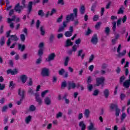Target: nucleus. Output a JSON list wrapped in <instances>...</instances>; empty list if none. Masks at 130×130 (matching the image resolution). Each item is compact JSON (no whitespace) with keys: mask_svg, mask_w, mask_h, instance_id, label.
<instances>
[{"mask_svg":"<svg viewBox=\"0 0 130 130\" xmlns=\"http://www.w3.org/2000/svg\"><path fill=\"white\" fill-rule=\"evenodd\" d=\"M77 18H78V9L75 8L73 9V13H71L70 15L67 16L66 20L63 21L62 25L59 27L58 32H59L64 31V29L68 27V23H70L71 21H74Z\"/></svg>","mask_w":130,"mask_h":130,"instance_id":"1","label":"nucleus"},{"mask_svg":"<svg viewBox=\"0 0 130 130\" xmlns=\"http://www.w3.org/2000/svg\"><path fill=\"white\" fill-rule=\"evenodd\" d=\"M18 95H20L21 96L20 101H17V105H21L22 104V102H23V100L25 98V90L22 91V93L21 94V88L18 89Z\"/></svg>","mask_w":130,"mask_h":130,"instance_id":"2","label":"nucleus"},{"mask_svg":"<svg viewBox=\"0 0 130 130\" xmlns=\"http://www.w3.org/2000/svg\"><path fill=\"white\" fill-rule=\"evenodd\" d=\"M41 75L42 77H49V69L48 68H44L42 69Z\"/></svg>","mask_w":130,"mask_h":130,"instance_id":"3","label":"nucleus"},{"mask_svg":"<svg viewBox=\"0 0 130 130\" xmlns=\"http://www.w3.org/2000/svg\"><path fill=\"white\" fill-rule=\"evenodd\" d=\"M96 86L97 87H99L101 85L104 84V81H105V79L104 77H100L97 78L96 79Z\"/></svg>","mask_w":130,"mask_h":130,"instance_id":"4","label":"nucleus"},{"mask_svg":"<svg viewBox=\"0 0 130 130\" xmlns=\"http://www.w3.org/2000/svg\"><path fill=\"white\" fill-rule=\"evenodd\" d=\"M98 41L99 40L97 34H93L90 41L91 43H92V44H93L94 45H96L98 43Z\"/></svg>","mask_w":130,"mask_h":130,"instance_id":"5","label":"nucleus"},{"mask_svg":"<svg viewBox=\"0 0 130 130\" xmlns=\"http://www.w3.org/2000/svg\"><path fill=\"white\" fill-rule=\"evenodd\" d=\"M114 110L115 115L116 117H118V116H119V113H120L121 110L120 109L118 108V106L116 104L114 105Z\"/></svg>","mask_w":130,"mask_h":130,"instance_id":"6","label":"nucleus"},{"mask_svg":"<svg viewBox=\"0 0 130 130\" xmlns=\"http://www.w3.org/2000/svg\"><path fill=\"white\" fill-rule=\"evenodd\" d=\"M23 6H20V3H18L14 7L15 11H16V12H18L19 14L22 12V10H23Z\"/></svg>","mask_w":130,"mask_h":130,"instance_id":"7","label":"nucleus"},{"mask_svg":"<svg viewBox=\"0 0 130 130\" xmlns=\"http://www.w3.org/2000/svg\"><path fill=\"white\" fill-rule=\"evenodd\" d=\"M33 8V2L30 1L28 3V6H27V13L28 15L30 14V13L32 12V8Z\"/></svg>","mask_w":130,"mask_h":130,"instance_id":"8","label":"nucleus"},{"mask_svg":"<svg viewBox=\"0 0 130 130\" xmlns=\"http://www.w3.org/2000/svg\"><path fill=\"white\" fill-rule=\"evenodd\" d=\"M54 57H55V53H51L48 55V58L46 59V60H47V61H51V60L54 59Z\"/></svg>","mask_w":130,"mask_h":130,"instance_id":"9","label":"nucleus"},{"mask_svg":"<svg viewBox=\"0 0 130 130\" xmlns=\"http://www.w3.org/2000/svg\"><path fill=\"white\" fill-rule=\"evenodd\" d=\"M7 73L8 75L11 74V75H12V76H14L18 74V70L16 69H14V70H12V69H9L7 71Z\"/></svg>","mask_w":130,"mask_h":130,"instance_id":"10","label":"nucleus"},{"mask_svg":"<svg viewBox=\"0 0 130 130\" xmlns=\"http://www.w3.org/2000/svg\"><path fill=\"white\" fill-rule=\"evenodd\" d=\"M36 100L37 102H38L39 105H41L42 104V99L40 97H39V93H36Z\"/></svg>","mask_w":130,"mask_h":130,"instance_id":"11","label":"nucleus"},{"mask_svg":"<svg viewBox=\"0 0 130 130\" xmlns=\"http://www.w3.org/2000/svg\"><path fill=\"white\" fill-rule=\"evenodd\" d=\"M27 78H28L27 77V76L26 75H22L20 76V79L21 80L23 84H25V83H26V82H27Z\"/></svg>","mask_w":130,"mask_h":130,"instance_id":"12","label":"nucleus"},{"mask_svg":"<svg viewBox=\"0 0 130 130\" xmlns=\"http://www.w3.org/2000/svg\"><path fill=\"white\" fill-rule=\"evenodd\" d=\"M129 86H130L129 80H127L123 83V86L125 88H129Z\"/></svg>","mask_w":130,"mask_h":130,"instance_id":"13","label":"nucleus"},{"mask_svg":"<svg viewBox=\"0 0 130 130\" xmlns=\"http://www.w3.org/2000/svg\"><path fill=\"white\" fill-rule=\"evenodd\" d=\"M26 49V45H22V44H18V49L19 50H20V51H21V52H23V51H24V50H25V49Z\"/></svg>","mask_w":130,"mask_h":130,"instance_id":"14","label":"nucleus"},{"mask_svg":"<svg viewBox=\"0 0 130 130\" xmlns=\"http://www.w3.org/2000/svg\"><path fill=\"white\" fill-rule=\"evenodd\" d=\"M44 102L46 105H50L51 104V100L49 97H46L44 99Z\"/></svg>","mask_w":130,"mask_h":130,"instance_id":"15","label":"nucleus"},{"mask_svg":"<svg viewBox=\"0 0 130 130\" xmlns=\"http://www.w3.org/2000/svg\"><path fill=\"white\" fill-rule=\"evenodd\" d=\"M84 115L86 118H89V117L90 116V110L89 109H86L85 110Z\"/></svg>","mask_w":130,"mask_h":130,"instance_id":"16","label":"nucleus"},{"mask_svg":"<svg viewBox=\"0 0 130 130\" xmlns=\"http://www.w3.org/2000/svg\"><path fill=\"white\" fill-rule=\"evenodd\" d=\"M86 12V8L85 6L82 5L81 6L80 9V13L81 15H84Z\"/></svg>","mask_w":130,"mask_h":130,"instance_id":"17","label":"nucleus"},{"mask_svg":"<svg viewBox=\"0 0 130 130\" xmlns=\"http://www.w3.org/2000/svg\"><path fill=\"white\" fill-rule=\"evenodd\" d=\"M79 126L81 127V130H85L86 129V124L84 123V121H81L79 123Z\"/></svg>","mask_w":130,"mask_h":130,"instance_id":"18","label":"nucleus"},{"mask_svg":"<svg viewBox=\"0 0 130 130\" xmlns=\"http://www.w3.org/2000/svg\"><path fill=\"white\" fill-rule=\"evenodd\" d=\"M88 130H97L96 127H94V123L90 122L89 125L87 127Z\"/></svg>","mask_w":130,"mask_h":130,"instance_id":"19","label":"nucleus"},{"mask_svg":"<svg viewBox=\"0 0 130 130\" xmlns=\"http://www.w3.org/2000/svg\"><path fill=\"white\" fill-rule=\"evenodd\" d=\"M73 45V42L71 41V39H68L66 41V47H69V46H72Z\"/></svg>","mask_w":130,"mask_h":130,"instance_id":"20","label":"nucleus"},{"mask_svg":"<svg viewBox=\"0 0 130 130\" xmlns=\"http://www.w3.org/2000/svg\"><path fill=\"white\" fill-rule=\"evenodd\" d=\"M104 95L105 98H108L109 97V90L106 89L104 91Z\"/></svg>","mask_w":130,"mask_h":130,"instance_id":"21","label":"nucleus"},{"mask_svg":"<svg viewBox=\"0 0 130 130\" xmlns=\"http://www.w3.org/2000/svg\"><path fill=\"white\" fill-rule=\"evenodd\" d=\"M10 40L12 41H18V40L19 39L16 35L10 36Z\"/></svg>","mask_w":130,"mask_h":130,"instance_id":"22","label":"nucleus"},{"mask_svg":"<svg viewBox=\"0 0 130 130\" xmlns=\"http://www.w3.org/2000/svg\"><path fill=\"white\" fill-rule=\"evenodd\" d=\"M125 53H126V50H124L122 52L118 53V55H117V56L118 57H121V56H124V55H125Z\"/></svg>","mask_w":130,"mask_h":130,"instance_id":"23","label":"nucleus"},{"mask_svg":"<svg viewBox=\"0 0 130 130\" xmlns=\"http://www.w3.org/2000/svg\"><path fill=\"white\" fill-rule=\"evenodd\" d=\"M31 119H32V116H31V115H28L25 118V123L27 124H29L30 123V121H31Z\"/></svg>","mask_w":130,"mask_h":130,"instance_id":"24","label":"nucleus"},{"mask_svg":"<svg viewBox=\"0 0 130 130\" xmlns=\"http://www.w3.org/2000/svg\"><path fill=\"white\" fill-rule=\"evenodd\" d=\"M16 84L14 83V81H10L9 83V88H11V90H13L15 88Z\"/></svg>","mask_w":130,"mask_h":130,"instance_id":"25","label":"nucleus"},{"mask_svg":"<svg viewBox=\"0 0 130 130\" xmlns=\"http://www.w3.org/2000/svg\"><path fill=\"white\" fill-rule=\"evenodd\" d=\"M29 111H31L32 112H33L34 111H35V110H36V107H35V106H34V105H31L29 106Z\"/></svg>","mask_w":130,"mask_h":130,"instance_id":"26","label":"nucleus"},{"mask_svg":"<svg viewBox=\"0 0 130 130\" xmlns=\"http://www.w3.org/2000/svg\"><path fill=\"white\" fill-rule=\"evenodd\" d=\"M70 60V57L69 56L66 57L64 60V65L65 67H68L69 64V61Z\"/></svg>","mask_w":130,"mask_h":130,"instance_id":"27","label":"nucleus"},{"mask_svg":"<svg viewBox=\"0 0 130 130\" xmlns=\"http://www.w3.org/2000/svg\"><path fill=\"white\" fill-rule=\"evenodd\" d=\"M26 40V37L25 36L24 34H21L20 35V41L21 42H25Z\"/></svg>","mask_w":130,"mask_h":130,"instance_id":"28","label":"nucleus"},{"mask_svg":"<svg viewBox=\"0 0 130 130\" xmlns=\"http://www.w3.org/2000/svg\"><path fill=\"white\" fill-rule=\"evenodd\" d=\"M114 110V104H111L109 106V112H112Z\"/></svg>","mask_w":130,"mask_h":130,"instance_id":"29","label":"nucleus"},{"mask_svg":"<svg viewBox=\"0 0 130 130\" xmlns=\"http://www.w3.org/2000/svg\"><path fill=\"white\" fill-rule=\"evenodd\" d=\"M64 35L66 37H71V36H73V33H72L70 31H66Z\"/></svg>","mask_w":130,"mask_h":130,"instance_id":"30","label":"nucleus"},{"mask_svg":"<svg viewBox=\"0 0 130 130\" xmlns=\"http://www.w3.org/2000/svg\"><path fill=\"white\" fill-rule=\"evenodd\" d=\"M63 18V15H61L56 20V23H61L62 22V18Z\"/></svg>","mask_w":130,"mask_h":130,"instance_id":"31","label":"nucleus"},{"mask_svg":"<svg viewBox=\"0 0 130 130\" xmlns=\"http://www.w3.org/2000/svg\"><path fill=\"white\" fill-rule=\"evenodd\" d=\"M122 18H119L117 20L116 24L117 27H120V25H121V21Z\"/></svg>","mask_w":130,"mask_h":130,"instance_id":"32","label":"nucleus"},{"mask_svg":"<svg viewBox=\"0 0 130 130\" xmlns=\"http://www.w3.org/2000/svg\"><path fill=\"white\" fill-rule=\"evenodd\" d=\"M123 6H122L121 8H119V9L118 11L117 14H123Z\"/></svg>","mask_w":130,"mask_h":130,"instance_id":"33","label":"nucleus"},{"mask_svg":"<svg viewBox=\"0 0 130 130\" xmlns=\"http://www.w3.org/2000/svg\"><path fill=\"white\" fill-rule=\"evenodd\" d=\"M53 39H54V35L52 34H51L49 36V41L50 42H53Z\"/></svg>","mask_w":130,"mask_h":130,"instance_id":"34","label":"nucleus"},{"mask_svg":"<svg viewBox=\"0 0 130 130\" xmlns=\"http://www.w3.org/2000/svg\"><path fill=\"white\" fill-rule=\"evenodd\" d=\"M40 32L41 35H42V36H44V35H45V31L44 30V29H43V26H41Z\"/></svg>","mask_w":130,"mask_h":130,"instance_id":"35","label":"nucleus"},{"mask_svg":"<svg viewBox=\"0 0 130 130\" xmlns=\"http://www.w3.org/2000/svg\"><path fill=\"white\" fill-rule=\"evenodd\" d=\"M38 14L39 16H41V17L44 16V12H43V10H40L38 12Z\"/></svg>","mask_w":130,"mask_h":130,"instance_id":"36","label":"nucleus"},{"mask_svg":"<svg viewBox=\"0 0 130 130\" xmlns=\"http://www.w3.org/2000/svg\"><path fill=\"white\" fill-rule=\"evenodd\" d=\"M43 54V48H40L38 51V55L39 56H42Z\"/></svg>","mask_w":130,"mask_h":130,"instance_id":"37","label":"nucleus"},{"mask_svg":"<svg viewBox=\"0 0 130 130\" xmlns=\"http://www.w3.org/2000/svg\"><path fill=\"white\" fill-rule=\"evenodd\" d=\"M99 19V15H95L93 16V21L94 22H97V21H98Z\"/></svg>","mask_w":130,"mask_h":130,"instance_id":"38","label":"nucleus"},{"mask_svg":"<svg viewBox=\"0 0 130 130\" xmlns=\"http://www.w3.org/2000/svg\"><path fill=\"white\" fill-rule=\"evenodd\" d=\"M124 80H125V77H124V75H123L120 78V80H119L120 84H122Z\"/></svg>","mask_w":130,"mask_h":130,"instance_id":"39","label":"nucleus"},{"mask_svg":"<svg viewBox=\"0 0 130 130\" xmlns=\"http://www.w3.org/2000/svg\"><path fill=\"white\" fill-rule=\"evenodd\" d=\"M91 33H92V30H91V29H90V27H88L87 28V30L85 34V35L86 36H88L90 35V34H91Z\"/></svg>","mask_w":130,"mask_h":130,"instance_id":"40","label":"nucleus"},{"mask_svg":"<svg viewBox=\"0 0 130 130\" xmlns=\"http://www.w3.org/2000/svg\"><path fill=\"white\" fill-rule=\"evenodd\" d=\"M105 32L107 35H109V32H110V28L109 27H107L105 28Z\"/></svg>","mask_w":130,"mask_h":130,"instance_id":"41","label":"nucleus"},{"mask_svg":"<svg viewBox=\"0 0 130 130\" xmlns=\"http://www.w3.org/2000/svg\"><path fill=\"white\" fill-rule=\"evenodd\" d=\"M99 94V90L95 89V90H94L92 95L93 96H98Z\"/></svg>","mask_w":130,"mask_h":130,"instance_id":"42","label":"nucleus"},{"mask_svg":"<svg viewBox=\"0 0 130 130\" xmlns=\"http://www.w3.org/2000/svg\"><path fill=\"white\" fill-rule=\"evenodd\" d=\"M66 87H67V82L64 81L61 83V89H63V88H66Z\"/></svg>","mask_w":130,"mask_h":130,"instance_id":"43","label":"nucleus"},{"mask_svg":"<svg viewBox=\"0 0 130 130\" xmlns=\"http://www.w3.org/2000/svg\"><path fill=\"white\" fill-rule=\"evenodd\" d=\"M47 93H48V90H45V91H43L41 93V97L43 98V97L45 96Z\"/></svg>","mask_w":130,"mask_h":130,"instance_id":"44","label":"nucleus"},{"mask_svg":"<svg viewBox=\"0 0 130 130\" xmlns=\"http://www.w3.org/2000/svg\"><path fill=\"white\" fill-rule=\"evenodd\" d=\"M41 61H42V59H41V57H39L38 59H37L36 61V64H40L41 63Z\"/></svg>","mask_w":130,"mask_h":130,"instance_id":"45","label":"nucleus"},{"mask_svg":"<svg viewBox=\"0 0 130 130\" xmlns=\"http://www.w3.org/2000/svg\"><path fill=\"white\" fill-rule=\"evenodd\" d=\"M64 69H61L59 71L58 74L60 76H62L63 74H64Z\"/></svg>","mask_w":130,"mask_h":130,"instance_id":"46","label":"nucleus"},{"mask_svg":"<svg viewBox=\"0 0 130 130\" xmlns=\"http://www.w3.org/2000/svg\"><path fill=\"white\" fill-rule=\"evenodd\" d=\"M95 9H96V4H93L91 8V12L95 13Z\"/></svg>","mask_w":130,"mask_h":130,"instance_id":"47","label":"nucleus"},{"mask_svg":"<svg viewBox=\"0 0 130 130\" xmlns=\"http://www.w3.org/2000/svg\"><path fill=\"white\" fill-rule=\"evenodd\" d=\"M77 49H78V46H77V45H74L72 47V51L76 52V51H77Z\"/></svg>","mask_w":130,"mask_h":130,"instance_id":"48","label":"nucleus"},{"mask_svg":"<svg viewBox=\"0 0 130 130\" xmlns=\"http://www.w3.org/2000/svg\"><path fill=\"white\" fill-rule=\"evenodd\" d=\"M107 67H108V65L105 63H103L102 65V70H105L107 69Z\"/></svg>","mask_w":130,"mask_h":130,"instance_id":"49","label":"nucleus"},{"mask_svg":"<svg viewBox=\"0 0 130 130\" xmlns=\"http://www.w3.org/2000/svg\"><path fill=\"white\" fill-rule=\"evenodd\" d=\"M14 13H15V10L14 9L10 10L9 13V16L10 17H11V16H13V15H14Z\"/></svg>","mask_w":130,"mask_h":130,"instance_id":"50","label":"nucleus"},{"mask_svg":"<svg viewBox=\"0 0 130 130\" xmlns=\"http://www.w3.org/2000/svg\"><path fill=\"white\" fill-rule=\"evenodd\" d=\"M92 82V77L91 76H88L87 80V83L88 84H90Z\"/></svg>","mask_w":130,"mask_h":130,"instance_id":"51","label":"nucleus"},{"mask_svg":"<svg viewBox=\"0 0 130 130\" xmlns=\"http://www.w3.org/2000/svg\"><path fill=\"white\" fill-rule=\"evenodd\" d=\"M55 13H56V10H55V9L53 8L51 11L50 16H52V15H53V14H55Z\"/></svg>","mask_w":130,"mask_h":130,"instance_id":"52","label":"nucleus"},{"mask_svg":"<svg viewBox=\"0 0 130 130\" xmlns=\"http://www.w3.org/2000/svg\"><path fill=\"white\" fill-rule=\"evenodd\" d=\"M8 109V106L5 105L2 108V112H6L7 111V110Z\"/></svg>","mask_w":130,"mask_h":130,"instance_id":"53","label":"nucleus"},{"mask_svg":"<svg viewBox=\"0 0 130 130\" xmlns=\"http://www.w3.org/2000/svg\"><path fill=\"white\" fill-rule=\"evenodd\" d=\"M62 116V113L59 112H58L56 116V118H59V117H61Z\"/></svg>","mask_w":130,"mask_h":130,"instance_id":"54","label":"nucleus"},{"mask_svg":"<svg viewBox=\"0 0 130 130\" xmlns=\"http://www.w3.org/2000/svg\"><path fill=\"white\" fill-rule=\"evenodd\" d=\"M36 25L37 29H39V26H40V20H38L37 21Z\"/></svg>","mask_w":130,"mask_h":130,"instance_id":"55","label":"nucleus"},{"mask_svg":"<svg viewBox=\"0 0 130 130\" xmlns=\"http://www.w3.org/2000/svg\"><path fill=\"white\" fill-rule=\"evenodd\" d=\"M28 93L29 94H31V95H33V94H34V91H33V89L29 88L28 89Z\"/></svg>","mask_w":130,"mask_h":130,"instance_id":"56","label":"nucleus"},{"mask_svg":"<svg viewBox=\"0 0 130 130\" xmlns=\"http://www.w3.org/2000/svg\"><path fill=\"white\" fill-rule=\"evenodd\" d=\"M94 55L91 54V56L89 57V62H92V60L94 59Z\"/></svg>","mask_w":130,"mask_h":130,"instance_id":"57","label":"nucleus"},{"mask_svg":"<svg viewBox=\"0 0 130 130\" xmlns=\"http://www.w3.org/2000/svg\"><path fill=\"white\" fill-rule=\"evenodd\" d=\"M126 117V114H125L124 113H122L121 116V120H123Z\"/></svg>","mask_w":130,"mask_h":130,"instance_id":"58","label":"nucleus"},{"mask_svg":"<svg viewBox=\"0 0 130 130\" xmlns=\"http://www.w3.org/2000/svg\"><path fill=\"white\" fill-rule=\"evenodd\" d=\"M69 85L71 86L72 89H75L76 87V83H69Z\"/></svg>","mask_w":130,"mask_h":130,"instance_id":"59","label":"nucleus"},{"mask_svg":"<svg viewBox=\"0 0 130 130\" xmlns=\"http://www.w3.org/2000/svg\"><path fill=\"white\" fill-rule=\"evenodd\" d=\"M88 89L89 90V91H92V90H93V85L92 84H88Z\"/></svg>","mask_w":130,"mask_h":130,"instance_id":"60","label":"nucleus"},{"mask_svg":"<svg viewBox=\"0 0 130 130\" xmlns=\"http://www.w3.org/2000/svg\"><path fill=\"white\" fill-rule=\"evenodd\" d=\"M126 95L125 94L121 93L120 96V98H121V100H123L124 98H125Z\"/></svg>","mask_w":130,"mask_h":130,"instance_id":"61","label":"nucleus"},{"mask_svg":"<svg viewBox=\"0 0 130 130\" xmlns=\"http://www.w3.org/2000/svg\"><path fill=\"white\" fill-rule=\"evenodd\" d=\"M4 33V25H1L0 27V34H3Z\"/></svg>","mask_w":130,"mask_h":130,"instance_id":"62","label":"nucleus"},{"mask_svg":"<svg viewBox=\"0 0 130 130\" xmlns=\"http://www.w3.org/2000/svg\"><path fill=\"white\" fill-rule=\"evenodd\" d=\"M121 71V69L119 67H117V69H116V72L117 74H120V72Z\"/></svg>","mask_w":130,"mask_h":130,"instance_id":"63","label":"nucleus"},{"mask_svg":"<svg viewBox=\"0 0 130 130\" xmlns=\"http://www.w3.org/2000/svg\"><path fill=\"white\" fill-rule=\"evenodd\" d=\"M88 69H89L91 72H93V70H94V65H90V66L88 67Z\"/></svg>","mask_w":130,"mask_h":130,"instance_id":"64","label":"nucleus"}]
</instances>
